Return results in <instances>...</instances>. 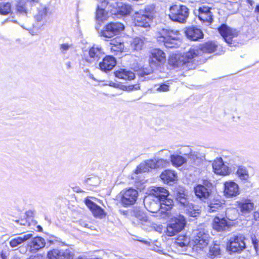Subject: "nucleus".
Returning <instances> with one entry per match:
<instances>
[{
	"label": "nucleus",
	"mask_w": 259,
	"mask_h": 259,
	"mask_svg": "<svg viewBox=\"0 0 259 259\" xmlns=\"http://www.w3.org/2000/svg\"><path fill=\"white\" fill-rule=\"evenodd\" d=\"M169 193L162 187H152L150 194L144 200L146 208L152 213L158 212L163 219L171 217L173 201L168 198Z\"/></svg>",
	"instance_id": "obj_1"
},
{
	"label": "nucleus",
	"mask_w": 259,
	"mask_h": 259,
	"mask_svg": "<svg viewBox=\"0 0 259 259\" xmlns=\"http://www.w3.org/2000/svg\"><path fill=\"white\" fill-rule=\"evenodd\" d=\"M198 55V50L191 48L182 55H172L168 59V64L175 69L187 70L194 69L196 66L194 58Z\"/></svg>",
	"instance_id": "obj_2"
},
{
	"label": "nucleus",
	"mask_w": 259,
	"mask_h": 259,
	"mask_svg": "<svg viewBox=\"0 0 259 259\" xmlns=\"http://www.w3.org/2000/svg\"><path fill=\"white\" fill-rule=\"evenodd\" d=\"M180 33L177 30L169 28H160L156 37L159 44H162L167 48H177L181 45Z\"/></svg>",
	"instance_id": "obj_3"
},
{
	"label": "nucleus",
	"mask_w": 259,
	"mask_h": 259,
	"mask_svg": "<svg viewBox=\"0 0 259 259\" xmlns=\"http://www.w3.org/2000/svg\"><path fill=\"white\" fill-rule=\"evenodd\" d=\"M169 12L168 16L171 20L184 23L188 17L189 10L185 6L174 5L170 7Z\"/></svg>",
	"instance_id": "obj_4"
},
{
	"label": "nucleus",
	"mask_w": 259,
	"mask_h": 259,
	"mask_svg": "<svg viewBox=\"0 0 259 259\" xmlns=\"http://www.w3.org/2000/svg\"><path fill=\"white\" fill-rule=\"evenodd\" d=\"M186 224V220L182 215L171 218L167 226L166 234L168 236H175L184 228Z\"/></svg>",
	"instance_id": "obj_5"
},
{
	"label": "nucleus",
	"mask_w": 259,
	"mask_h": 259,
	"mask_svg": "<svg viewBox=\"0 0 259 259\" xmlns=\"http://www.w3.org/2000/svg\"><path fill=\"white\" fill-rule=\"evenodd\" d=\"M193 245L200 249L208 245L210 237L207 231L202 228L193 230L192 232Z\"/></svg>",
	"instance_id": "obj_6"
},
{
	"label": "nucleus",
	"mask_w": 259,
	"mask_h": 259,
	"mask_svg": "<svg viewBox=\"0 0 259 259\" xmlns=\"http://www.w3.org/2000/svg\"><path fill=\"white\" fill-rule=\"evenodd\" d=\"M218 30L225 42L229 46H236V41L234 39L238 35V32L236 29L231 28L224 24L219 28Z\"/></svg>",
	"instance_id": "obj_7"
},
{
	"label": "nucleus",
	"mask_w": 259,
	"mask_h": 259,
	"mask_svg": "<svg viewBox=\"0 0 259 259\" xmlns=\"http://www.w3.org/2000/svg\"><path fill=\"white\" fill-rule=\"evenodd\" d=\"M124 28L123 24L119 22H111L107 24L100 32V35L105 38H110L119 34Z\"/></svg>",
	"instance_id": "obj_8"
},
{
	"label": "nucleus",
	"mask_w": 259,
	"mask_h": 259,
	"mask_svg": "<svg viewBox=\"0 0 259 259\" xmlns=\"http://www.w3.org/2000/svg\"><path fill=\"white\" fill-rule=\"evenodd\" d=\"M153 19V16L145 10L136 12L134 15V23L136 26L142 27H149Z\"/></svg>",
	"instance_id": "obj_9"
},
{
	"label": "nucleus",
	"mask_w": 259,
	"mask_h": 259,
	"mask_svg": "<svg viewBox=\"0 0 259 259\" xmlns=\"http://www.w3.org/2000/svg\"><path fill=\"white\" fill-rule=\"evenodd\" d=\"M49 10V8L46 5L40 4L37 7L36 12L33 16L34 27L40 28L45 25Z\"/></svg>",
	"instance_id": "obj_10"
},
{
	"label": "nucleus",
	"mask_w": 259,
	"mask_h": 259,
	"mask_svg": "<svg viewBox=\"0 0 259 259\" xmlns=\"http://www.w3.org/2000/svg\"><path fill=\"white\" fill-rule=\"evenodd\" d=\"M211 184L208 181H204L203 184H198L194 188L196 196L202 201H205L210 196Z\"/></svg>",
	"instance_id": "obj_11"
},
{
	"label": "nucleus",
	"mask_w": 259,
	"mask_h": 259,
	"mask_svg": "<svg viewBox=\"0 0 259 259\" xmlns=\"http://www.w3.org/2000/svg\"><path fill=\"white\" fill-rule=\"evenodd\" d=\"M104 55L103 49L97 45H94L88 51L84 52L86 61L90 63L97 62Z\"/></svg>",
	"instance_id": "obj_12"
},
{
	"label": "nucleus",
	"mask_w": 259,
	"mask_h": 259,
	"mask_svg": "<svg viewBox=\"0 0 259 259\" xmlns=\"http://www.w3.org/2000/svg\"><path fill=\"white\" fill-rule=\"evenodd\" d=\"M244 237L242 236H235L229 240L227 245L228 250L232 252H238L245 248V243L244 241Z\"/></svg>",
	"instance_id": "obj_13"
},
{
	"label": "nucleus",
	"mask_w": 259,
	"mask_h": 259,
	"mask_svg": "<svg viewBox=\"0 0 259 259\" xmlns=\"http://www.w3.org/2000/svg\"><path fill=\"white\" fill-rule=\"evenodd\" d=\"M121 203L125 206L134 204L138 197V192L132 188L123 190L120 192Z\"/></svg>",
	"instance_id": "obj_14"
},
{
	"label": "nucleus",
	"mask_w": 259,
	"mask_h": 259,
	"mask_svg": "<svg viewBox=\"0 0 259 259\" xmlns=\"http://www.w3.org/2000/svg\"><path fill=\"white\" fill-rule=\"evenodd\" d=\"M110 6L113 7V9L110 10L111 13L114 15H128L130 14L132 10L130 5L120 2H112L110 4Z\"/></svg>",
	"instance_id": "obj_15"
},
{
	"label": "nucleus",
	"mask_w": 259,
	"mask_h": 259,
	"mask_svg": "<svg viewBox=\"0 0 259 259\" xmlns=\"http://www.w3.org/2000/svg\"><path fill=\"white\" fill-rule=\"evenodd\" d=\"M240 194L238 185L232 181H226L224 184V195L228 198L236 197Z\"/></svg>",
	"instance_id": "obj_16"
},
{
	"label": "nucleus",
	"mask_w": 259,
	"mask_h": 259,
	"mask_svg": "<svg viewBox=\"0 0 259 259\" xmlns=\"http://www.w3.org/2000/svg\"><path fill=\"white\" fill-rule=\"evenodd\" d=\"M98 3L96 10V18L98 22H102L107 20L109 13L105 10L108 3L107 0H96Z\"/></svg>",
	"instance_id": "obj_17"
},
{
	"label": "nucleus",
	"mask_w": 259,
	"mask_h": 259,
	"mask_svg": "<svg viewBox=\"0 0 259 259\" xmlns=\"http://www.w3.org/2000/svg\"><path fill=\"white\" fill-rule=\"evenodd\" d=\"M166 57L165 53L159 49L153 50L150 57L149 64L151 66L156 67L160 64L165 62Z\"/></svg>",
	"instance_id": "obj_18"
},
{
	"label": "nucleus",
	"mask_w": 259,
	"mask_h": 259,
	"mask_svg": "<svg viewBox=\"0 0 259 259\" xmlns=\"http://www.w3.org/2000/svg\"><path fill=\"white\" fill-rule=\"evenodd\" d=\"M72 253L69 249L59 250L53 249L48 253L49 259H72Z\"/></svg>",
	"instance_id": "obj_19"
},
{
	"label": "nucleus",
	"mask_w": 259,
	"mask_h": 259,
	"mask_svg": "<svg viewBox=\"0 0 259 259\" xmlns=\"http://www.w3.org/2000/svg\"><path fill=\"white\" fill-rule=\"evenodd\" d=\"M212 168L214 172L217 175L226 176L230 173V169L224 164L221 158H218L213 162Z\"/></svg>",
	"instance_id": "obj_20"
},
{
	"label": "nucleus",
	"mask_w": 259,
	"mask_h": 259,
	"mask_svg": "<svg viewBox=\"0 0 259 259\" xmlns=\"http://www.w3.org/2000/svg\"><path fill=\"white\" fill-rule=\"evenodd\" d=\"M30 239L31 240L28 243L27 245L31 252H36L45 246L46 241L42 237H32Z\"/></svg>",
	"instance_id": "obj_21"
},
{
	"label": "nucleus",
	"mask_w": 259,
	"mask_h": 259,
	"mask_svg": "<svg viewBox=\"0 0 259 259\" xmlns=\"http://www.w3.org/2000/svg\"><path fill=\"white\" fill-rule=\"evenodd\" d=\"M33 235L29 234H21L19 236H15L14 237L9 238V244L12 248L17 247L22 244L24 242L28 241L32 238Z\"/></svg>",
	"instance_id": "obj_22"
},
{
	"label": "nucleus",
	"mask_w": 259,
	"mask_h": 259,
	"mask_svg": "<svg viewBox=\"0 0 259 259\" xmlns=\"http://www.w3.org/2000/svg\"><path fill=\"white\" fill-rule=\"evenodd\" d=\"M230 226V223L228 222L225 218H220L219 217H215L213 219L212 228L218 232L227 230Z\"/></svg>",
	"instance_id": "obj_23"
},
{
	"label": "nucleus",
	"mask_w": 259,
	"mask_h": 259,
	"mask_svg": "<svg viewBox=\"0 0 259 259\" xmlns=\"http://www.w3.org/2000/svg\"><path fill=\"white\" fill-rule=\"evenodd\" d=\"M116 64L115 59L112 56H108L105 57L99 63V66L101 70L108 72L111 70Z\"/></svg>",
	"instance_id": "obj_24"
},
{
	"label": "nucleus",
	"mask_w": 259,
	"mask_h": 259,
	"mask_svg": "<svg viewBox=\"0 0 259 259\" xmlns=\"http://www.w3.org/2000/svg\"><path fill=\"white\" fill-rule=\"evenodd\" d=\"M85 203L95 217L102 218L105 215L104 210L89 199L85 200Z\"/></svg>",
	"instance_id": "obj_25"
},
{
	"label": "nucleus",
	"mask_w": 259,
	"mask_h": 259,
	"mask_svg": "<svg viewBox=\"0 0 259 259\" xmlns=\"http://www.w3.org/2000/svg\"><path fill=\"white\" fill-rule=\"evenodd\" d=\"M198 17L203 22H206L208 25L210 24L212 22V15L210 8L206 7H202L199 9Z\"/></svg>",
	"instance_id": "obj_26"
},
{
	"label": "nucleus",
	"mask_w": 259,
	"mask_h": 259,
	"mask_svg": "<svg viewBox=\"0 0 259 259\" xmlns=\"http://www.w3.org/2000/svg\"><path fill=\"white\" fill-rule=\"evenodd\" d=\"M30 7L25 0H19L15 6L16 13L20 16H27Z\"/></svg>",
	"instance_id": "obj_27"
},
{
	"label": "nucleus",
	"mask_w": 259,
	"mask_h": 259,
	"mask_svg": "<svg viewBox=\"0 0 259 259\" xmlns=\"http://www.w3.org/2000/svg\"><path fill=\"white\" fill-rule=\"evenodd\" d=\"M185 33L188 38L194 41L201 38L203 35L201 29L196 27H188Z\"/></svg>",
	"instance_id": "obj_28"
},
{
	"label": "nucleus",
	"mask_w": 259,
	"mask_h": 259,
	"mask_svg": "<svg viewBox=\"0 0 259 259\" xmlns=\"http://www.w3.org/2000/svg\"><path fill=\"white\" fill-rule=\"evenodd\" d=\"M160 178L164 183L171 185L177 180V175L175 171L169 169L165 170L160 176Z\"/></svg>",
	"instance_id": "obj_29"
},
{
	"label": "nucleus",
	"mask_w": 259,
	"mask_h": 259,
	"mask_svg": "<svg viewBox=\"0 0 259 259\" xmlns=\"http://www.w3.org/2000/svg\"><path fill=\"white\" fill-rule=\"evenodd\" d=\"M225 205V201L221 199L213 198L210 200L208 205L207 211L209 212H215L220 210Z\"/></svg>",
	"instance_id": "obj_30"
},
{
	"label": "nucleus",
	"mask_w": 259,
	"mask_h": 259,
	"mask_svg": "<svg viewBox=\"0 0 259 259\" xmlns=\"http://www.w3.org/2000/svg\"><path fill=\"white\" fill-rule=\"evenodd\" d=\"M115 76L123 80H131L135 78V75L133 72L125 69H120L115 72Z\"/></svg>",
	"instance_id": "obj_31"
},
{
	"label": "nucleus",
	"mask_w": 259,
	"mask_h": 259,
	"mask_svg": "<svg viewBox=\"0 0 259 259\" xmlns=\"http://www.w3.org/2000/svg\"><path fill=\"white\" fill-rule=\"evenodd\" d=\"M238 207L242 213H248L253 210L254 203L249 199L238 201Z\"/></svg>",
	"instance_id": "obj_32"
},
{
	"label": "nucleus",
	"mask_w": 259,
	"mask_h": 259,
	"mask_svg": "<svg viewBox=\"0 0 259 259\" xmlns=\"http://www.w3.org/2000/svg\"><path fill=\"white\" fill-rule=\"evenodd\" d=\"M184 210L189 216L192 217H197L200 213L199 207L191 203L187 204Z\"/></svg>",
	"instance_id": "obj_33"
},
{
	"label": "nucleus",
	"mask_w": 259,
	"mask_h": 259,
	"mask_svg": "<svg viewBox=\"0 0 259 259\" xmlns=\"http://www.w3.org/2000/svg\"><path fill=\"white\" fill-rule=\"evenodd\" d=\"M145 44V38L143 37H137L133 39L131 44V47L133 50L140 51L143 49Z\"/></svg>",
	"instance_id": "obj_34"
},
{
	"label": "nucleus",
	"mask_w": 259,
	"mask_h": 259,
	"mask_svg": "<svg viewBox=\"0 0 259 259\" xmlns=\"http://www.w3.org/2000/svg\"><path fill=\"white\" fill-rule=\"evenodd\" d=\"M208 255L212 259H220L222 257L220 247L218 245H214L210 247Z\"/></svg>",
	"instance_id": "obj_35"
},
{
	"label": "nucleus",
	"mask_w": 259,
	"mask_h": 259,
	"mask_svg": "<svg viewBox=\"0 0 259 259\" xmlns=\"http://www.w3.org/2000/svg\"><path fill=\"white\" fill-rule=\"evenodd\" d=\"M170 161L174 166L179 167L186 162V159L181 155H171Z\"/></svg>",
	"instance_id": "obj_36"
},
{
	"label": "nucleus",
	"mask_w": 259,
	"mask_h": 259,
	"mask_svg": "<svg viewBox=\"0 0 259 259\" xmlns=\"http://www.w3.org/2000/svg\"><path fill=\"white\" fill-rule=\"evenodd\" d=\"M218 45L213 42H208L201 47V50L203 53H211L215 52Z\"/></svg>",
	"instance_id": "obj_37"
},
{
	"label": "nucleus",
	"mask_w": 259,
	"mask_h": 259,
	"mask_svg": "<svg viewBox=\"0 0 259 259\" xmlns=\"http://www.w3.org/2000/svg\"><path fill=\"white\" fill-rule=\"evenodd\" d=\"M132 214L142 222H146L148 220L146 214L139 208H135L132 212Z\"/></svg>",
	"instance_id": "obj_38"
},
{
	"label": "nucleus",
	"mask_w": 259,
	"mask_h": 259,
	"mask_svg": "<svg viewBox=\"0 0 259 259\" xmlns=\"http://www.w3.org/2000/svg\"><path fill=\"white\" fill-rule=\"evenodd\" d=\"M236 175L241 180L247 181L249 179L248 170L242 166L238 167L236 171Z\"/></svg>",
	"instance_id": "obj_39"
},
{
	"label": "nucleus",
	"mask_w": 259,
	"mask_h": 259,
	"mask_svg": "<svg viewBox=\"0 0 259 259\" xmlns=\"http://www.w3.org/2000/svg\"><path fill=\"white\" fill-rule=\"evenodd\" d=\"M110 45H111L110 49L112 52H121L124 49L123 44L117 42L116 40H112Z\"/></svg>",
	"instance_id": "obj_40"
},
{
	"label": "nucleus",
	"mask_w": 259,
	"mask_h": 259,
	"mask_svg": "<svg viewBox=\"0 0 259 259\" xmlns=\"http://www.w3.org/2000/svg\"><path fill=\"white\" fill-rule=\"evenodd\" d=\"M11 11V5L9 3L0 4V14L6 15Z\"/></svg>",
	"instance_id": "obj_41"
},
{
	"label": "nucleus",
	"mask_w": 259,
	"mask_h": 259,
	"mask_svg": "<svg viewBox=\"0 0 259 259\" xmlns=\"http://www.w3.org/2000/svg\"><path fill=\"white\" fill-rule=\"evenodd\" d=\"M149 170V169L148 167V165H147L146 162L144 161L137 166L136 169L135 170V174H139L142 172H148Z\"/></svg>",
	"instance_id": "obj_42"
},
{
	"label": "nucleus",
	"mask_w": 259,
	"mask_h": 259,
	"mask_svg": "<svg viewBox=\"0 0 259 259\" xmlns=\"http://www.w3.org/2000/svg\"><path fill=\"white\" fill-rule=\"evenodd\" d=\"M148 68H144L139 70L138 74L144 77L146 75H150L153 72V68L155 67L154 66H151Z\"/></svg>",
	"instance_id": "obj_43"
},
{
	"label": "nucleus",
	"mask_w": 259,
	"mask_h": 259,
	"mask_svg": "<svg viewBox=\"0 0 259 259\" xmlns=\"http://www.w3.org/2000/svg\"><path fill=\"white\" fill-rule=\"evenodd\" d=\"M85 182L90 186H97L100 184V180L99 177L92 176L87 178L85 180Z\"/></svg>",
	"instance_id": "obj_44"
},
{
	"label": "nucleus",
	"mask_w": 259,
	"mask_h": 259,
	"mask_svg": "<svg viewBox=\"0 0 259 259\" xmlns=\"http://www.w3.org/2000/svg\"><path fill=\"white\" fill-rule=\"evenodd\" d=\"M169 160L164 159H156L157 168H163L169 165Z\"/></svg>",
	"instance_id": "obj_45"
},
{
	"label": "nucleus",
	"mask_w": 259,
	"mask_h": 259,
	"mask_svg": "<svg viewBox=\"0 0 259 259\" xmlns=\"http://www.w3.org/2000/svg\"><path fill=\"white\" fill-rule=\"evenodd\" d=\"M71 48V45L68 44H63L60 46V51L62 54H65L69 49Z\"/></svg>",
	"instance_id": "obj_46"
},
{
	"label": "nucleus",
	"mask_w": 259,
	"mask_h": 259,
	"mask_svg": "<svg viewBox=\"0 0 259 259\" xmlns=\"http://www.w3.org/2000/svg\"><path fill=\"white\" fill-rule=\"evenodd\" d=\"M145 162L149 169L157 168L156 159L147 160Z\"/></svg>",
	"instance_id": "obj_47"
},
{
	"label": "nucleus",
	"mask_w": 259,
	"mask_h": 259,
	"mask_svg": "<svg viewBox=\"0 0 259 259\" xmlns=\"http://www.w3.org/2000/svg\"><path fill=\"white\" fill-rule=\"evenodd\" d=\"M156 90L158 92H166L169 90V86L165 84H162L157 88Z\"/></svg>",
	"instance_id": "obj_48"
},
{
	"label": "nucleus",
	"mask_w": 259,
	"mask_h": 259,
	"mask_svg": "<svg viewBox=\"0 0 259 259\" xmlns=\"http://www.w3.org/2000/svg\"><path fill=\"white\" fill-rule=\"evenodd\" d=\"M177 201H179L180 202V203L182 206H184V209L186 207V206L187 205V204H190V203H189L187 201L186 197H185V198H180V199L178 200Z\"/></svg>",
	"instance_id": "obj_49"
},
{
	"label": "nucleus",
	"mask_w": 259,
	"mask_h": 259,
	"mask_svg": "<svg viewBox=\"0 0 259 259\" xmlns=\"http://www.w3.org/2000/svg\"><path fill=\"white\" fill-rule=\"evenodd\" d=\"M187 197V195L185 193V191L184 190H181L180 191L178 192L177 195V200H179L180 198H183Z\"/></svg>",
	"instance_id": "obj_50"
},
{
	"label": "nucleus",
	"mask_w": 259,
	"mask_h": 259,
	"mask_svg": "<svg viewBox=\"0 0 259 259\" xmlns=\"http://www.w3.org/2000/svg\"><path fill=\"white\" fill-rule=\"evenodd\" d=\"M188 156L189 159L194 161L198 158L197 154L195 152H191L190 154L188 155Z\"/></svg>",
	"instance_id": "obj_51"
},
{
	"label": "nucleus",
	"mask_w": 259,
	"mask_h": 259,
	"mask_svg": "<svg viewBox=\"0 0 259 259\" xmlns=\"http://www.w3.org/2000/svg\"><path fill=\"white\" fill-rule=\"evenodd\" d=\"M179 240H180L178 239V241L176 242L177 246L180 247H186L188 244V242L185 241H179Z\"/></svg>",
	"instance_id": "obj_52"
},
{
	"label": "nucleus",
	"mask_w": 259,
	"mask_h": 259,
	"mask_svg": "<svg viewBox=\"0 0 259 259\" xmlns=\"http://www.w3.org/2000/svg\"><path fill=\"white\" fill-rule=\"evenodd\" d=\"M26 3L30 6H32L33 5L38 3L40 0H25Z\"/></svg>",
	"instance_id": "obj_53"
},
{
	"label": "nucleus",
	"mask_w": 259,
	"mask_h": 259,
	"mask_svg": "<svg viewBox=\"0 0 259 259\" xmlns=\"http://www.w3.org/2000/svg\"><path fill=\"white\" fill-rule=\"evenodd\" d=\"M253 217L255 221H259V211H256L254 212Z\"/></svg>",
	"instance_id": "obj_54"
},
{
	"label": "nucleus",
	"mask_w": 259,
	"mask_h": 259,
	"mask_svg": "<svg viewBox=\"0 0 259 259\" xmlns=\"http://www.w3.org/2000/svg\"><path fill=\"white\" fill-rule=\"evenodd\" d=\"M27 259H39V256L38 255H31Z\"/></svg>",
	"instance_id": "obj_55"
},
{
	"label": "nucleus",
	"mask_w": 259,
	"mask_h": 259,
	"mask_svg": "<svg viewBox=\"0 0 259 259\" xmlns=\"http://www.w3.org/2000/svg\"><path fill=\"white\" fill-rule=\"evenodd\" d=\"M255 13H259V4L256 5L255 10H254Z\"/></svg>",
	"instance_id": "obj_56"
},
{
	"label": "nucleus",
	"mask_w": 259,
	"mask_h": 259,
	"mask_svg": "<svg viewBox=\"0 0 259 259\" xmlns=\"http://www.w3.org/2000/svg\"><path fill=\"white\" fill-rule=\"evenodd\" d=\"M247 2L251 6L254 4V2L252 0H247Z\"/></svg>",
	"instance_id": "obj_57"
},
{
	"label": "nucleus",
	"mask_w": 259,
	"mask_h": 259,
	"mask_svg": "<svg viewBox=\"0 0 259 259\" xmlns=\"http://www.w3.org/2000/svg\"><path fill=\"white\" fill-rule=\"evenodd\" d=\"M21 221L23 222L20 223V224L21 225H25L24 222H25L26 221L25 220H22Z\"/></svg>",
	"instance_id": "obj_58"
},
{
	"label": "nucleus",
	"mask_w": 259,
	"mask_h": 259,
	"mask_svg": "<svg viewBox=\"0 0 259 259\" xmlns=\"http://www.w3.org/2000/svg\"><path fill=\"white\" fill-rule=\"evenodd\" d=\"M76 191L77 192H82V191H81V189H77L76 190Z\"/></svg>",
	"instance_id": "obj_59"
},
{
	"label": "nucleus",
	"mask_w": 259,
	"mask_h": 259,
	"mask_svg": "<svg viewBox=\"0 0 259 259\" xmlns=\"http://www.w3.org/2000/svg\"><path fill=\"white\" fill-rule=\"evenodd\" d=\"M67 65L68 68H69L70 67V62L67 63Z\"/></svg>",
	"instance_id": "obj_60"
},
{
	"label": "nucleus",
	"mask_w": 259,
	"mask_h": 259,
	"mask_svg": "<svg viewBox=\"0 0 259 259\" xmlns=\"http://www.w3.org/2000/svg\"><path fill=\"white\" fill-rule=\"evenodd\" d=\"M90 77H91V78L94 79V77H93V75H90Z\"/></svg>",
	"instance_id": "obj_61"
},
{
	"label": "nucleus",
	"mask_w": 259,
	"mask_h": 259,
	"mask_svg": "<svg viewBox=\"0 0 259 259\" xmlns=\"http://www.w3.org/2000/svg\"><path fill=\"white\" fill-rule=\"evenodd\" d=\"M6 21H10V20H9V19H7V20H6Z\"/></svg>",
	"instance_id": "obj_62"
},
{
	"label": "nucleus",
	"mask_w": 259,
	"mask_h": 259,
	"mask_svg": "<svg viewBox=\"0 0 259 259\" xmlns=\"http://www.w3.org/2000/svg\"><path fill=\"white\" fill-rule=\"evenodd\" d=\"M11 21H12V22H16L15 21H13V20H11Z\"/></svg>",
	"instance_id": "obj_63"
},
{
	"label": "nucleus",
	"mask_w": 259,
	"mask_h": 259,
	"mask_svg": "<svg viewBox=\"0 0 259 259\" xmlns=\"http://www.w3.org/2000/svg\"><path fill=\"white\" fill-rule=\"evenodd\" d=\"M144 242H145V243H147V242H147V241H145Z\"/></svg>",
	"instance_id": "obj_64"
}]
</instances>
